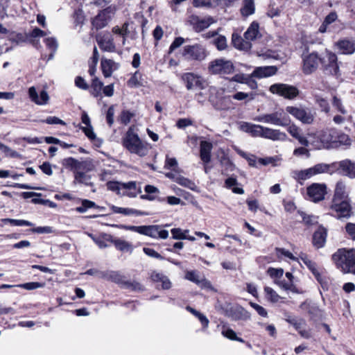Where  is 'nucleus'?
Segmentation results:
<instances>
[{"mask_svg":"<svg viewBox=\"0 0 355 355\" xmlns=\"http://www.w3.org/2000/svg\"><path fill=\"white\" fill-rule=\"evenodd\" d=\"M232 43L236 49L241 51H248L252 48L251 42H249V40H247L245 38L243 39L238 33L232 34Z\"/></svg>","mask_w":355,"mask_h":355,"instance_id":"nucleus-29","label":"nucleus"},{"mask_svg":"<svg viewBox=\"0 0 355 355\" xmlns=\"http://www.w3.org/2000/svg\"><path fill=\"white\" fill-rule=\"evenodd\" d=\"M143 251L146 255H148L150 257H153V258L160 259V260L164 259V257L160 254H159L157 252H156L154 249L149 248H144Z\"/></svg>","mask_w":355,"mask_h":355,"instance_id":"nucleus-61","label":"nucleus"},{"mask_svg":"<svg viewBox=\"0 0 355 355\" xmlns=\"http://www.w3.org/2000/svg\"><path fill=\"white\" fill-rule=\"evenodd\" d=\"M320 64L326 74L337 75L339 71L337 56L335 53L326 51L322 56H320Z\"/></svg>","mask_w":355,"mask_h":355,"instance_id":"nucleus-9","label":"nucleus"},{"mask_svg":"<svg viewBox=\"0 0 355 355\" xmlns=\"http://www.w3.org/2000/svg\"><path fill=\"white\" fill-rule=\"evenodd\" d=\"M254 0H243V7L241 8V13L243 17H247L254 12Z\"/></svg>","mask_w":355,"mask_h":355,"instance_id":"nucleus-40","label":"nucleus"},{"mask_svg":"<svg viewBox=\"0 0 355 355\" xmlns=\"http://www.w3.org/2000/svg\"><path fill=\"white\" fill-rule=\"evenodd\" d=\"M319 139L320 140V144L315 145V147L318 148H320L322 147L327 146L330 143L333 141H336L334 140V137L330 133V130H324L321 132L319 135Z\"/></svg>","mask_w":355,"mask_h":355,"instance_id":"nucleus-38","label":"nucleus"},{"mask_svg":"<svg viewBox=\"0 0 355 355\" xmlns=\"http://www.w3.org/2000/svg\"><path fill=\"white\" fill-rule=\"evenodd\" d=\"M213 145L211 142L202 141L200 144V157L205 164V172L208 173L207 164L211 161V153Z\"/></svg>","mask_w":355,"mask_h":355,"instance_id":"nucleus-25","label":"nucleus"},{"mask_svg":"<svg viewBox=\"0 0 355 355\" xmlns=\"http://www.w3.org/2000/svg\"><path fill=\"white\" fill-rule=\"evenodd\" d=\"M339 168L343 175L350 178H355V162L349 159L341 161L339 163Z\"/></svg>","mask_w":355,"mask_h":355,"instance_id":"nucleus-32","label":"nucleus"},{"mask_svg":"<svg viewBox=\"0 0 355 355\" xmlns=\"http://www.w3.org/2000/svg\"><path fill=\"white\" fill-rule=\"evenodd\" d=\"M122 144L130 153L136 154L139 157H144L150 149V145L144 142L134 132L132 128H130L122 139Z\"/></svg>","mask_w":355,"mask_h":355,"instance_id":"nucleus-3","label":"nucleus"},{"mask_svg":"<svg viewBox=\"0 0 355 355\" xmlns=\"http://www.w3.org/2000/svg\"><path fill=\"white\" fill-rule=\"evenodd\" d=\"M256 94L254 93H245L242 92H239L233 95V98L237 101H243L246 98H248L249 101L254 100Z\"/></svg>","mask_w":355,"mask_h":355,"instance_id":"nucleus-55","label":"nucleus"},{"mask_svg":"<svg viewBox=\"0 0 355 355\" xmlns=\"http://www.w3.org/2000/svg\"><path fill=\"white\" fill-rule=\"evenodd\" d=\"M331 104L337 114L332 119L334 123L336 125H343L346 122L351 123L353 121V116L346 109L342 100L334 96L331 100Z\"/></svg>","mask_w":355,"mask_h":355,"instance_id":"nucleus-8","label":"nucleus"},{"mask_svg":"<svg viewBox=\"0 0 355 355\" xmlns=\"http://www.w3.org/2000/svg\"><path fill=\"white\" fill-rule=\"evenodd\" d=\"M302 218L303 222L307 225H315L318 223V217L313 215H308L304 212H300Z\"/></svg>","mask_w":355,"mask_h":355,"instance_id":"nucleus-54","label":"nucleus"},{"mask_svg":"<svg viewBox=\"0 0 355 355\" xmlns=\"http://www.w3.org/2000/svg\"><path fill=\"white\" fill-rule=\"evenodd\" d=\"M112 10L107 8L102 10L92 20V24L96 30L102 29L107 26L111 19Z\"/></svg>","mask_w":355,"mask_h":355,"instance_id":"nucleus-21","label":"nucleus"},{"mask_svg":"<svg viewBox=\"0 0 355 355\" xmlns=\"http://www.w3.org/2000/svg\"><path fill=\"white\" fill-rule=\"evenodd\" d=\"M222 334L225 337L230 340L243 342V340L237 338L235 331L231 329H227V330L223 331Z\"/></svg>","mask_w":355,"mask_h":355,"instance_id":"nucleus-63","label":"nucleus"},{"mask_svg":"<svg viewBox=\"0 0 355 355\" xmlns=\"http://www.w3.org/2000/svg\"><path fill=\"white\" fill-rule=\"evenodd\" d=\"M17 286L24 288L26 290H35L45 286V283L40 282H28L17 285Z\"/></svg>","mask_w":355,"mask_h":355,"instance_id":"nucleus-53","label":"nucleus"},{"mask_svg":"<svg viewBox=\"0 0 355 355\" xmlns=\"http://www.w3.org/2000/svg\"><path fill=\"white\" fill-rule=\"evenodd\" d=\"M327 193V186L325 184L313 183L306 188L308 198L313 202L323 200Z\"/></svg>","mask_w":355,"mask_h":355,"instance_id":"nucleus-14","label":"nucleus"},{"mask_svg":"<svg viewBox=\"0 0 355 355\" xmlns=\"http://www.w3.org/2000/svg\"><path fill=\"white\" fill-rule=\"evenodd\" d=\"M320 64V56L316 52L302 55V71L305 75L315 72Z\"/></svg>","mask_w":355,"mask_h":355,"instance_id":"nucleus-13","label":"nucleus"},{"mask_svg":"<svg viewBox=\"0 0 355 355\" xmlns=\"http://www.w3.org/2000/svg\"><path fill=\"white\" fill-rule=\"evenodd\" d=\"M87 172H74L75 182L89 184L91 177L86 174Z\"/></svg>","mask_w":355,"mask_h":355,"instance_id":"nucleus-48","label":"nucleus"},{"mask_svg":"<svg viewBox=\"0 0 355 355\" xmlns=\"http://www.w3.org/2000/svg\"><path fill=\"white\" fill-rule=\"evenodd\" d=\"M0 150L3 152L7 156H9L10 157H18L19 156V154L10 148L6 145H3L2 144H0Z\"/></svg>","mask_w":355,"mask_h":355,"instance_id":"nucleus-58","label":"nucleus"},{"mask_svg":"<svg viewBox=\"0 0 355 355\" xmlns=\"http://www.w3.org/2000/svg\"><path fill=\"white\" fill-rule=\"evenodd\" d=\"M250 304L258 313L259 315L264 318L268 317V312L265 308L254 302H250Z\"/></svg>","mask_w":355,"mask_h":355,"instance_id":"nucleus-62","label":"nucleus"},{"mask_svg":"<svg viewBox=\"0 0 355 355\" xmlns=\"http://www.w3.org/2000/svg\"><path fill=\"white\" fill-rule=\"evenodd\" d=\"M332 261L343 273L355 275V249H338L333 254Z\"/></svg>","mask_w":355,"mask_h":355,"instance_id":"nucleus-2","label":"nucleus"},{"mask_svg":"<svg viewBox=\"0 0 355 355\" xmlns=\"http://www.w3.org/2000/svg\"><path fill=\"white\" fill-rule=\"evenodd\" d=\"M348 194L346 191V185L343 181L336 183L332 200H347Z\"/></svg>","mask_w":355,"mask_h":355,"instance_id":"nucleus-34","label":"nucleus"},{"mask_svg":"<svg viewBox=\"0 0 355 355\" xmlns=\"http://www.w3.org/2000/svg\"><path fill=\"white\" fill-rule=\"evenodd\" d=\"M234 314V318L236 320H246L250 318V313L243 307L236 308Z\"/></svg>","mask_w":355,"mask_h":355,"instance_id":"nucleus-49","label":"nucleus"},{"mask_svg":"<svg viewBox=\"0 0 355 355\" xmlns=\"http://www.w3.org/2000/svg\"><path fill=\"white\" fill-rule=\"evenodd\" d=\"M94 168V166L90 160L78 161L75 172H89L92 171Z\"/></svg>","mask_w":355,"mask_h":355,"instance_id":"nucleus-41","label":"nucleus"},{"mask_svg":"<svg viewBox=\"0 0 355 355\" xmlns=\"http://www.w3.org/2000/svg\"><path fill=\"white\" fill-rule=\"evenodd\" d=\"M107 189L115 192L119 196H126L129 198H135L141 193V188L137 187V182L135 181L128 182L109 181L107 182Z\"/></svg>","mask_w":355,"mask_h":355,"instance_id":"nucleus-5","label":"nucleus"},{"mask_svg":"<svg viewBox=\"0 0 355 355\" xmlns=\"http://www.w3.org/2000/svg\"><path fill=\"white\" fill-rule=\"evenodd\" d=\"M240 129L254 137H263L272 141H285L288 139L287 135L279 130L248 122H242L240 125Z\"/></svg>","mask_w":355,"mask_h":355,"instance_id":"nucleus-1","label":"nucleus"},{"mask_svg":"<svg viewBox=\"0 0 355 355\" xmlns=\"http://www.w3.org/2000/svg\"><path fill=\"white\" fill-rule=\"evenodd\" d=\"M28 96L32 102L38 105H44L49 101V96L44 89L37 92L35 87H31L28 89Z\"/></svg>","mask_w":355,"mask_h":355,"instance_id":"nucleus-22","label":"nucleus"},{"mask_svg":"<svg viewBox=\"0 0 355 355\" xmlns=\"http://www.w3.org/2000/svg\"><path fill=\"white\" fill-rule=\"evenodd\" d=\"M277 71V68L275 66H266L256 67L252 73V76L263 78L275 75Z\"/></svg>","mask_w":355,"mask_h":355,"instance_id":"nucleus-28","label":"nucleus"},{"mask_svg":"<svg viewBox=\"0 0 355 355\" xmlns=\"http://www.w3.org/2000/svg\"><path fill=\"white\" fill-rule=\"evenodd\" d=\"M96 39L99 48L102 51L110 53L116 52V44L114 42V37L110 33H101L96 35Z\"/></svg>","mask_w":355,"mask_h":355,"instance_id":"nucleus-19","label":"nucleus"},{"mask_svg":"<svg viewBox=\"0 0 355 355\" xmlns=\"http://www.w3.org/2000/svg\"><path fill=\"white\" fill-rule=\"evenodd\" d=\"M327 231L322 227L320 226L313 235V245L319 249L324 246L327 241Z\"/></svg>","mask_w":355,"mask_h":355,"instance_id":"nucleus-26","label":"nucleus"},{"mask_svg":"<svg viewBox=\"0 0 355 355\" xmlns=\"http://www.w3.org/2000/svg\"><path fill=\"white\" fill-rule=\"evenodd\" d=\"M191 24L196 32H201L209 28L215 20L211 17H200L198 16H192L191 17Z\"/></svg>","mask_w":355,"mask_h":355,"instance_id":"nucleus-23","label":"nucleus"},{"mask_svg":"<svg viewBox=\"0 0 355 355\" xmlns=\"http://www.w3.org/2000/svg\"><path fill=\"white\" fill-rule=\"evenodd\" d=\"M92 87L93 89L92 94L98 96L103 89V83L96 77L92 80Z\"/></svg>","mask_w":355,"mask_h":355,"instance_id":"nucleus-50","label":"nucleus"},{"mask_svg":"<svg viewBox=\"0 0 355 355\" xmlns=\"http://www.w3.org/2000/svg\"><path fill=\"white\" fill-rule=\"evenodd\" d=\"M175 181L181 186L189 188V189L193 191L196 190L197 188L196 184L193 181L183 176H178L175 178Z\"/></svg>","mask_w":355,"mask_h":355,"instance_id":"nucleus-43","label":"nucleus"},{"mask_svg":"<svg viewBox=\"0 0 355 355\" xmlns=\"http://www.w3.org/2000/svg\"><path fill=\"white\" fill-rule=\"evenodd\" d=\"M307 146H301L296 148L293 150V155L295 157H301V156H306V157H310V153L309 150L306 148Z\"/></svg>","mask_w":355,"mask_h":355,"instance_id":"nucleus-57","label":"nucleus"},{"mask_svg":"<svg viewBox=\"0 0 355 355\" xmlns=\"http://www.w3.org/2000/svg\"><path fill=\"white\" fill-rule=\"evenodd\" d=\"M345 230L348 234L349 236L355 241V223H348L345 225Z\"/></svg>","mask_w":355,"mask_h":355,"instance_id":"nucleus-64","label":"nucleus"},{"mask_svg":"<svg viewBox=\"0 0 355 355\" xmlns=\"http://www.w3.org/2000/svg\"><path fill=\"white\" fill-rule=\"evenodd\" d=\"M144 83L143 76L139 71H136L128 80L127 84L129 87L133 88L142 87Z\"/></svg>","mask_w":355,"mask_h":355,"instance_id":"nucleus-39","label":"nucleus"},{"mask_svg":"<svg viewBox=\"0 0 355 355\" xmlns=\"http://www.w3.org/2000/svg\"><path fill=\"white\" fill-rule=\"evenodd\" d=\"M150 278L155 283H161L163 289H169L171 287L170 279L162 273L153 272Z\"/></svg>","mask_w":355,"mask_h":355,"instance_id":"nucleus-36","label":"nucleus"},{"mask_svg":"<svg viewBox=\"0 0 355 355\" xmlns=\"http://www.w3.org/2000/svg\"><path fill=\"white\" fill-rule=\"evenodd\" d=\"M336 46L340 53L352 54L355 51V43L352 41L344 40L337 42Z\"/></svg>","mask_w":355,"mask_h":355,"instance_id":"nucleus-35","label":"nucleus"},{"mask_svg":"<svg viewBox=\"0 0 355 355\" xmlns=\"http://www.w3.org/2000/svg\"><path fill=\"white\" fill-rule=\"evenodd\" d=\"M182 55L187 60L201 61L207 57V51L200 44L187 45L184 46Z\"/></svg>","mask_w":355,"mask_h":355,"instance_id":"nucleus-10","label":"nucleus"},{"mask_svg":"<svg viewBox=\"0 0 355 355\" xmlns=\"http://www.w3.org/2000/svg\"><path fill=\"white\" fill-rule=\"evenodd\" d=\"M267 274L274 280V283L286 291H291L293 293H299V290L296 286L292 284H286L284 281H280V278L284 275L282 268H269L267 270Z\"/></svg>","mask_w":355,"mask_h":355,"instance_id":"nucleus-15","label":"nucleus"},{"mask_svg":"<svg viewBox=\"0 0 355 355\" xmlns=\"http://www.w3.org/2000/svg\"><path fill=\"white\" fill-rule=\"evenodd\" d=\"M234 65L230 60L216 59L210 62L209 71L212 74L225 75L234 71Z\"/></svg>","mask_w":355,"mask_h":355,"instance_id":"nucleus-12","label":"nucleus"},{"mask_svg":"<svg viewBox=\"0 0 355 355\" xmlns=\"http://www.w3.org/2000/svg\"><path fill=\"white\" fill-rule=\"evenodd\" d=\"M286 130L290 135L297 140L300 144L304 146H309L310 142L307 138L303 135L302 129L295 123H290L286 125Z\"/></svg>","mask_w":355,"mask_h":355,"instance_id":"nucleus-24","label":"nucleus"},{"mask_svg":"<svg viewBox=\"0 0 355 355\" xmlns=\"http://www.w3.org/2000/svg\"><path fill=\"white\" fill-rule=\"evenodd\" d=\"M214 44L219 51L225 50L227 47V39L223 35H218L216 37Z\"/></svg>","mask_w":355,"mask_h":355,"instance_id":"nucleus-51","label":"nucleus"},{"mask_svg":"<svg viewBox=\"0 0 355 355\" xmlns=\"http://www.w3.org/2000/svg\"><path fill=\"white\" fill-rule=\"evenodd\" d=\"M80 129L84 132L85 135L92 141H94L96 138V135L94 132L92 125L80 127Z\"/></svg>","mask_w":355,"mask_h":355,"instance_id":"nucleus-59","label":"nucleus"},{"mask_svg":"<svg viewBox=\"0 0 355 355\" xmlns=\"http://www.w3.org/2000/svg\"><path fill=\"white\" fill-rule=\"evenodd\" d=\"M172 238L176 240H183L187 238V234L189 232V230H182L180 228H173L171 231Z\"/></svg>","mask_w":355,"mask_h":355,"instance_id":"nucleus-47","label":"nucleus"},{"mask_svg":"<svg viewBox=\"0 0 355 355\" xmlns=\"http://www.w3.org/2000/svg\"><path fill=\"white\" fill-rule=\"evenodd\" d=\"M185 279L189 280L202 288L211 287V283L206 279L200 277L196 271H187L185 274Z\"/></svg>","mask_w":355,"mask_h":355,"instance_id":"nucleus-30","label":"nucleus"},{"mask_svg":"<svg viewBox=\"0 0 355 355\" xmlns=\"http://www.w3.org/2000/svg\"><path fill=\"white\" fill-rule=\"evenodd\" d=\"M105 240L113 243L117 250L122 252H132V245L128 241L119 239H113L110 235H105Z\"/></svg>","mask_w":355,"mask_h":355,"instance_id":"nucleus-31","label":"nucleus"},{"mask_svg":"<svg viewBox=\"0 0 355 355\" xmlns=\"http://www.w3.org/2000/svg\"><path fill=\"white\" fill-rule=\"evenodd\" d=\"M277 254L279 257H285L293 261H297V258H296L290 251L284 249V248H276Z\"/></svg>","mask_w":355,"mask_h":355,"instance_id":"nucleus-56","label":"nucleus"},{"mask_svg":"<svg viewBox=\"0 0 355 355\" xmlns=\"http://www.w3.org/2000/svg\"><path fill=\"white\" fill-rule=\"evenodd\" d=\"M330 209L336 214L338 218H349L352 215V208L348 200H332Z\"/></svg>","mask_w":355,"mask_h":355,"instance_id":"nucleus-16","label":"nucleus"},{"mask_svg":"<svg viewBox=\"0 0 355 355\" xmlns=\"http://www.w3.org/2000/svg\"><path fill=\"white\" fill-rule=\"evenodd\" d=\"M315 103L318 105V106L320 107L321 111L325 112L326 114L329 113L330 112V105L329 104V102L327 99L316 96L315 98Z\"/></svg>","mask_w":355,"mask_h":355,"instance_id":"nucleus-46","label":"nucleus"},{"mask_svg":"<svg viewBox=\"0 0 355 355\" xmlns=\"http://www.w3.org/2000/svg\"><path fill=\"white\" fill-rule=\"evenodd\" d=\"M254 121L276 126L286 127L291 123V119L286 110L279 109L274 112L263 114L256 116Z\"/></svg>","mask_w":355,"mask_h":355,"instance_id":"nucleus-6","label":"nucleus"},{"mask_svg":"<svg viewBox=\"0 0 355 355\" xmlns=\"http://www.w3.org/2000/svg\"><path fill=\"white\" fill-rule=\"evenodd\" d=\"M1 222L3 223H9L15 226H33V224L31 222L26 220L3 218L1 219Z\"/></svg>","mask_w":355,"mask_h":355,"instance_id":"nucleus-45","label":"nucleus"},{"mask_svg":"<svg viewBox=\"0 0 355 355\" xmlns=\"http://www.w3.org/2000/svg\"><path fill=\"white\" fill-rule=\"evenodd\" d=\"M334 164H327L320 163L304 170H295L292 172V177L300 184L303 182L321 173H333L334 171Z\"/></svg>","mask_w":355,"mask_h":355,"instance_id":"nucleus-4","label":"nucleus"},{"mask_svg":"<svg viewBox=\"0 0 355 355\" xmlns=\"http://www.w3.org/2000/svg\"><path fill=\"white\" fill-rule=\"evenodd\" d=\"M260 37L261 34L259 32V24L257 21L252 22L247 31L245 32L244 37L251 42V41L255 40Z\"/></svg>","mask_w":355,"mask_h":355,"instance_id":"nucleus-33","label":"nucleus"},{"mask_svg":"<svg viewBox=\"0 0 355 355\" xmlns=\"http://www.w3.org/2000/svg\"><path fill=\"white\" fill-rule=\"evenodd\" d=\"M264 291L266 293V299L271 302H277L281 299V297L277 293V292L270 287L266 286L264 288Z\"/></svg>","mask_w":355,"mask_h":355,"instance_id":"nucleus-44","label":"nucleus"},{"mask_svg":"<svg viewBox=\"0 0 355 355\" xmlns=\"http://www.w3.org/2000/svg\"><path fill=\"white\" fill-rule=\"evenodd\" d=\"M269 91L279 96H282L287 99H293L299 94V90L297 87L284 83H275L272 85Z\"/></svg>","mask_w":355,"mask_h":355,"instance_id":"nucleus-11","label":"nucleus"},{"mask_svg":"<svg viewBox=\"0 0 355 355\" xmlns=\"http://www.w3.org/2000/svg\"><path fill=\"white\" fill-rule=\"evenodd\" d=\"M142 235L155 239H166L168 237V232L157 225H143Z\"/></svg>","mask_w":355,"mask_h":355,"instance_id":"nucleus-20","label":"nucleus"},{"mask_svg":"<svg viewBox=\"0 0 355 355\" xmlns=\"http://www.w3.org/2000/svg\"><path fill=\"white\" fill-rule=\"evenodd\" d=\"M238 182L236 178L230 177L225 181V186L227 189H232V192L237 194L244 193V190L242 188L236 187Z\"/></svg>","mask_w":355,"mask_h":355,"instance_id":"nucleus-42","label":"nucleus"},{"mask_svg":"<svg viewBox=\"0 0 355 355\" xmlns=\"http://www.w3.org/2000/svg\"><path fill=\"white\" fill-rule=\"evenodd\" d=\"M286 112L287 114H291L296 120L300 121L304 125L313 124L316 113L311 108L304 106H287L286 107Z\"/></svg>","mask_w":355,"mask_h":355,"instance_id":"nucleus-7","label":"nucleus"},{"mask_svg":"<svg viewBox=\"0 0 355 355\" xmlns=\"http://www.w3.org/2000/svg\"><path fill=\"white\" fill-rule=\"evenodd\" d=\"M101 67L103 76L105 78L110 77L113 72L118 69L119 64L114 60L107 58H102Z\"/></svg>","mask_w":355,"mask_h":355,"instance_id":"nucleus-27","label":"nucleus"},{"mask_svg":"<svg viewBox=\"0 0 355 355\" xmlns=\"http://www.w3.org/2000/svg\"><path fill=\"white\" fill-rule=\"evenodd\" d=\"M300 259L302 261V262L306 265V266L312 272V273L315 275L318 280L320 279V273L317 268V265L315 262L311 260L308 255L304 253H301L300 254Z\"/></svg>","mask_w":355,"mask_h":355,"instance_id":"nucleus-37","label":"nucleus"},{"mask_svg":"<svg viewBox=\"0 0 355 355\" xmlns=\"http://www.w3.org/2000/svg\"><path fill=\"white\" fill-rule=\"evenodd\" d=\"M209 100L217 110H225L228 107L225 103L230 101V97H223L217 99L218 96L223 94V89H217L215 87H210L209 89Z\"/></svg>","mask_w":355,"mask_h":355,"instance_id":"nucleus-18","label":"nucleus"},{"mask_svg":"<svg viewBox=\"0 0 355 355\" xmlns=\"http://www.w3.org/2000/svg\"><path fill=\"white\" fill-rule=\"evenodd\" d=\"M45 43L47 47L51 51L49 60H51L53 57V54L58 48V44L55 38L49 37L45 40Z\"/></svg>","mask_w":355,"mask_h":355,"instance_id":"nucleus-52","label":"nucleus"},{"mask_svg":"<svg viewBox=\"0 0 355 355\" xmlns=\"http://www.w3.org/2000/svg\"><path fill=\"white\" fill-rule=\"evenodd\" d=\"M132 116L133 114L131 112L127 110H124L121 112L119 120L121 123L127 125L130 123Z\"/></svg>","mask_w":355,"mask_h":355,"instance_id":"nucleus-60","label":"nucleus"},{"mask_svg":"<svg viewBox=\"0 0 355 355\" xmlns=\"http://www.w3.org/2000/svg\"><path fill=\"white\" fill-rule=\"evenodd\" d=\"M182 79L188 90L194 89H204L206 86L205 80L200 76L193 73H185Z\"/></svg>","mask_w":355,"mask_h":355,"instance_id":"nucleus-17","label":"nucleus"}]
</instances>
